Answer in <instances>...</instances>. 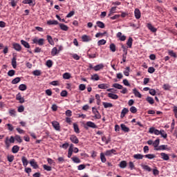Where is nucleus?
<instances>
[{
    "mask_svg": "<svg viewBox=\"0 0 177 177\" xmlns=\"http://www.w3.org/2000/svg\"><path fill=\"white\" fill-rule=\"evenodd\" d=\"M17 100H19V103H24V98L21 97V94L19 93L16 96Z\"/></svg>",
    "mask_w": 177,
    "mask_h": 177,
    "instance_id": "22",
    "label": "nucleus"
},
{
    "mask_svg": "<svg viewBox=\"0 0 177 177\" xmlns=\"http://www.w3.org/2000/svg\"><path fill=\"white\" fill-rule=\"evenodd\" d=\"M19 91H26L27 89V86L26 84H21L19 86Z\"/></svg>",
    "mask_w": 177,
    "mask_h": 177,
    "instance_id": "56",
    "label": "nucleus"
},
{
    "mask_svg": "<svg viewBox=\"0 0 177 177\" xmlns=\"http://www.w3.org/2000/svg\"><path fill=\"white\" fill-rule=\"evenodd\" d=\"M143 157H145V156H143L140 153L133 155V158H135L136 160H142Z\"/></svg>",
    "mask_w": 177,
    "mask_h": 177,
    "instance_id": "32",
    "label": "nucleus"
},
{
    "mask_svg": "<svg viewBox=\"0 0 177 177\" xmlns=\"http://www.w3.org/2000/svg\"><path fill=\"white\" fill-rule=\"evenodd\" d=\"M86 127H88L89 128L96 129L97 128V126L95 124V122L88 121L86 123Z\"/></svg>",
    "mask_w": 177,
    "mask_h": 177,
    "instance_id": "11",
    "label": "nucleus"
},
{
    "mask_svg": "<svg viewBox=\"0 0 177 177\" xmlns=\"http://www.w3.org/2000/svg\"><path fill=\"white\" fill-rule=\"evenodd\" d=\"M32 44H36L39 46H43L45 44V39H39L38 37H35L32 40Z\"/></svg>",
    "mask_w": 177,
    "mask_h": 177,
    "instance_id": "1",
    "label": "nucleus"
},
{
    "mask_svg": "<svg viewBox=\"0 0 177 177\" xmlns=\"http://www.w3.org/2000/svg\"><path fill=\"white\" fill-rule=\"evenodd\" d=\"M164 150H169V149L168 148V145H160L158 148H156V151H161Z\"/></svg>",
    "mask_w": 177,
    "mask_h": 177,
    "instance_id": "8",
    "label": "nucleus"
},
{
    "mask_svg": "<svg viewBox=\"0 0 177 177\" xmlns=\"http://www.w3.org/2000/svg\"><path fill=\"white\" fill-rule=\"evenodd\" d=\"M120 168H127V161L122 160L120 162Z\"/></svg>",
    "mask_w": 177,
    "mask_h": 177,
    "instance_id": "46",
    "label": "nucleus"
},
{
    "mask_svg": "<svg viewBox=\"0 0 177 177\" xmlns=\"http://www.w3.org/2000/svg\"><path fill=\"white\" fill-rule=\"evenodd\" d=\"M15 140H17V142H18V143H21L23 142L21 137L19 135H16L15 136Z\"/></svg>",
    "mask_w": 177,
    "mask_h": 177,
    "instance_id": "47",
    "label": "nucleus"
},
{
    "mask_svg": "<svg viewBox=\"0 0 177 177\" xmlns=\"http://www.w3.org/2000/svg\"><path fill=\"white\" fill-rule=\"evenodd\" d=\"M47 41H48V44H50V45H52L53 46V45H55V41H53L52 36L47 35Z\"/></svg>",
    "mask_w": 177,
    "mask_h": 177,
    "instance_id": "28",
    "label": "nucleus"
},
{
    "mask_svg": "<svg viewBox=\"0 0 177 177\" xmlns=\"http://www.w3.org/2000/svg\"><path fill=\"white\" fill-rule=\"evenodd\" d=\"M59 51H58V50H57V48H56V47H54L53 49H52V50H51V55H53V56H56V55H57V54H59Z\"/></svg>",
    "mask_w": 177,
    "mask_h": 177,
    "instance_id": "37",
    "label": "nucleus"
},
{
    "mask_svg": "<svg viewBox=\"0 0 177 177\" xmlns=\"http://www.w3.org/2000/svg\"><path fill=\"white\" fill-rule=\"evenodd\" d=\"M106 40L101 39L97 41V45L98 46H101V45H106Z\"/></svg>",
    "mask_w": 177,
    "mask_h": 177,
    "instance_id": "55",
    "label": "nucleus"
},
{
    "mask_svg": "<svg viewBox=\"0 0 177 177\" xmlns=\"http://www.w3.org/2000/svg\"><path fill=\"white\" fill-rule=\"evenodd\" d=\"M52 125L55 131H60V124L59 122L54 120L52 122Z\"/></svg>",
    "mask_w": 177,
    "mask_h": 177,
    "instance_id": "5",
    "label": "nucleus"
},
{
    "mask_svg": "<svg viewBox=\"0 0 177 177\" xmlns=\"http://www.w3.org/2000/svg\"><path fill=\"white\" fill-rule=\"evenodd\" d=\"M149 133H154V135H160L161 131H160L158 129L154 128V127H151L149 128Z\"/></svg>",
    "mask_w": 177,
    "mask_h": 177,
    "instance_id": "3",
    "label": "nucleus"
},
{
    "mask_svg": "<svg viewBox=\"0 0 177 177\" xmlns=\"http://www.w3.org/2000/svg\"><path fill=\"white\" fill-rule=\"evenodd\" d=\"M100 158H101L102 162H106V156H104V153H100Z\"/></svg>",
    "mask_w": 177,
    "mask_h": 177,
    "instance_id": "57",
    "label": "nucleus"
},
{
    "mask_svg": "<svg viewBox=\"0 0 177 177\" xmlns=\"http://www.w3.org/2000/svg\"><path fill=\"white\" fill-rule=\"evenodd\" d=\"M71 78V74L69 73H65L63 74V79L64 80H70Z\"/></svg>",
    "mask_w": 177,
    "mask_h": 177,
    "instance_id": "41",
    "label": "nucleus"
},
{
    "mask_svg": "<svg viewBox=\"0 0 177 177\" xmlns=\"http://www.w3.org/2000/svg\"><path fill=\"white\" fill-rule=\"evenodd\" d=\"M99 89H107L109 88V84H100L98 85Z\"/></svg>",
    "mask_w": 177,
    "mask_h": 177,
    "instance_id": "40",
    "label": "nucleus"
},
{
    "mask_svg": "<svg viewBox=\"0 0 177 177\" xmlns=\"http://www.w3.org/2000/svg\"><path fill=\"white\" fill-rule=\"evenodd\" d=\"M144 157H145V158H148L149 160H153V158H156V155L153 153H149V154L145 155Z\"/></svg>",
    "mask_w": 177,
    "mask_h": 177,
    "instance_id": "36",
    "label": "nucleus"
},
{
    "mask_svg": "<svg viewBox=\"0 0 177 177\" xmlns=\"http://www.w3.org/2000/svg\"><path fill=\"white\" fill-rule=\"evenodd\" d=\"M21 161L24 167H27V165H28V160H27V158H26V156H22Z\"/></svg>",
    "mask_w": 177,
    "mask_h": 177,
    "instance_id": "26",
    "label": "nucleus"
},
{
    "mask_svg": "<svg viewBox=\"0 0 177 177\" xmlns=\"http://www.w3.org/2000/svg\"><path fill=\"white\" fill-rule=\"evenodd\" d=\"M79 89L80 91H85V89H86V86L84 84H80Z\"/></svg>",
    "mask_w": 177,
    "mask_h": 177,
    "instance_id": "60",
    "label": "nucleus"
},
{
    "mask_svg": "<svg viewBox=\"0 0 177 177\" xmlns=\"http://www.w3.org/2000/svg\"><path fill=\"white\" fill-rule=\"evenodd\" d=\"M7 159H8V161H9V162H13V160H15V156L13 155L8 156Z\"/></svg>",
    "mask_w": 177,
    "mask_h": 177,
    "instance_id": "54",
    "label": "nucleus"
},
{
    "mask_svg": "<svg viewBox=\"0 0 177 177\" xmlns=\"http://www.w3.org/2000/svg\"><path fill=\"white\" fill-rule=\"evenodd\" d=\"M70 140L72 142V143H74L75 145H78L80 143V140H78V138L76 137L75 135H72L70 137Z\"/></svg>",
    "mask_w": 177,
    "mask_h": 177,
    "instance_id": "4",
    "label": "nucleus"
},
{
    "mask_svg": "<svg viewBox=\"0 0 177 177\" xmlns=\"http://www.w3.org/2000/svg\"><path fill=\"white\" fill-rule=\"evenodd\" d=\"M47 24L48 26H57V24H59V21L56 20H49L47 21Z\"/></svg>",
    "mask_w": 177,
    "mask_h": 177,
    "instance_id": "24",
    "label": "nucleus"
},
{
    "mask_svg": "<svg viewBox=\"0 0 177 177\" xmlns=\"http://www.w3.org/2000/svg\"><path fill=\"white\" fill-rule=\"evenodd\" d=\"M15 74H16V71L15 70H10L8 72V77H13V75H15Z\"/></svg>",
    "mask_w": 177,
    "mask_h": 177,
    "instance_id": "52",
    "label": "nucleus"
},
{
    "mask_svg": "<svg viewBox=\"0 0 177 177\" xmlns=\"http://www.w3.org/2000/svg\"><path fill=\"white\" fill-rule=\"evenodd\" d=\"M117 38H119L120 41H125L127 39V37L125 35H122L121 32H118L116 35Z\"/></svg>",
    "mask_w": 177,
    "mask_h": 177,
    "instance_id": "13",
    "label": "nucleus"
},
{
    "mask_svg": "<svg viewBox=\"0 0 177 177\" xmlns=\"http://www.w3.org/2000/svg\"><path fill=\"white\" fill-rule=\"evenodd\" d=\"M117 151H115V149H112L111 150H107L105 152V156H113V154H115Z\"/></svg>",
    "mask_w": 177,
    "mask_h": 177,
    "instance_id": "15",
    "label": "nucleus"
},
{
    "mask_svg": "<svg viewBox=\"0 0 177 177\" xmlns=\"http://www.w3.org/2000/svg\"><path fill=\"white\" fill-rule=\"evenodd\" d=\"M134 16H135L136 19H137V20H139V19L142 16V13L140 12V10H139L138 8H136L135 10H134Z\"/></svg>",
    "mask_w": 177,
    "mask_h": 177,
    "instance_id": "7",
    "label": "nucleus"
},
{
    "mask_svg": "<svg viewBox=\"0 0 177 177\" xmlns=\"http://www.w3.org/2000/svg\"><path fill=\"white\" fill-rule=\"evenodd\" d=\"M91 80L93 81H99L100 80V77H99V75L94 74L91 76Z\"/></svg>",
    "mask_w": 177,
    "mask_h": 177,
    "instance_id": "39",
    "label": "nucleus"
},
{
    "mask_svg": "<svg viewBox=\"0 0 177 177\" xmlns=\"http://www.w3.org/2000/svg\"><path fill=\"white\" fill-rule=\"evenodd\" d=\"M133 42V39H132V37H129L127 42V46H129V48H132Z\"/></svg>",
    "mask_w": 177,
    "mask_h": 177,
    "instance_id": "33",
    "label": "nucleus"
},
{
    "mask_svg": "<svg viewBox=\"0 0 177 177\" xmlns=\"http://www.w3.org/2000/svg\"><path fill=\"white\" fill-rule=\"evenodd\" d=\"M146 101L148 102L149 104H154V99H153L151 97H147L146 98Z\"/></svg>",
    "mask_w": 177,
    "mask_h": 177,
    "instance_id": "42",
    "label": "nucleus"
},
{
    "mask_svg": "<svg viewBox=\"0 0 177 177\" xmlns=\"http://www.w3.org/2000/svg\"><path fill=\"white\" fill-rule=\"evenodd\" d=\"M82 41L83 42H90V41H92V37H91V36L84 35L82 36Z\"/></svg>",
    "mask_w": 177,
    "mask_h": 177,
    "instance_id": "9",
    "label": "nucleus"
},
{
    "mask_svg": "<svg viewBox=\"0 0 177 177\" xmlns=\"http://www.w3.org/2000/svg\"><path fill=\"white\" fill-rule=\"evenodd\" d=\"M16 60H17V58H16V56H14L11 62L13 68H16V67H17V62Z\"/></svg>",
    "mask_w": 177,
    "mask_h": 177,
    "instance_id": "18",
    "label": "nucleus"
},
{
    "mask_svg": "<svg viewBox=\"0 0 177 177\" xmlns=\"http://www.w3.org/2000/svg\"><path fill=\"white\" fill-rule=\"evenodd\" d=\"M96 24L97 26V27H99L100 28H104L105 26H104V23L100 21H97L96 22Z\"/></svg>",
    "mask_w": 177,
    "mask_h": 177,
    "instance_id": "43",
    "label": "nucleus"
},
{
    "mask_svg": "<svg viewBox=\"0 0 177 177\" xmlns=\"http://www.w3.org/2000/svg\"><path fill=\"white\" fill-rule=\"evenodd\" d=\"M160 156L162 160H164L165 161H168V160H169V156H168V154L164 152L160 153Z\"/></svg>",
    "mask_w": 177,
    "mask_h": 177,
    "instance_id": "25",
    "label": "nucleus"
},
{
    "mask_svg": "<svg viewBox=\"0 0 177 177\" xmlns=\"http://www.w3.org/2000/svg\"><path fill=\"white\" fill-rule=\"evenodd\" d=\"M147 27L150 30V31H151V32H157V28H154L151 24H147Z\"/></svg>",
    "mask_w": 177,
    "mask_h": 177,
    "instance_id": "19",
    "label": "nucleus"
},
{
    "mask_svg": "<svg viewBox=\"0 0 177 177\" xmlns=\"http://www.w3.org/2000/svg\"><path fill=\"white\" fill-rule=\"evenodd\" d=\"M102 105L104 106V109H109L113 107V104L110 102H102Z\"/></svg>",
    "mask_w": 177,
    "mask_h": 177,
    "instance_id": "34",
    "label": "nucleus"
},
{
    "mask_svg": "<svg viewBox=\"0 0 177 177\" xmlns=\"http://www.w3.org/2000/svg\"><path fill=\"white\" fill-rule=\"evenodd\" d=\"M19 150H20V147L18 145H15L12 148V151L14 154H16V153H19Z\"/></svg>",
    "mask_w": 177,
    "mask_h": 177,
    "instance_id": "27",
    "label": "nucleus"
},
{
    "mask_svg": "<svg viewBox=\"0 0 177 177\" xmlns=\"http://www.w3.org/2000/svg\"><path fill=\"white\" fill-rule=\"evenodd\" d=\"M73 129L76 133H80V127H78V124H77V123H73Z\"/></svg>",
    "mask_w": 177,
    "mask_h": 177,
    "instance_id": "38",
    "label": "nucleus"
},
{
    "mask_svg": "<svg viewBox=\"0 0 177 177\" xmlns=\"http://www.w3.org/2000/svg\"><path fill=\"white\" fill-rule=\"evenodd\" d=\"M21 81V78L20 77H15L14 80H12L11 84L13 85H16V84H19Z\"/></svg>",
    "mask_w": 177,
    "mask_h": 177,
    "instance_id": "31",
    "label": "nucleus"
},
{
    "mask_svg": "<svg viewBox=\"0 0 177 177\" xmlns=\"http://www.w3.org/2000/svg\"><path fill=\"white\" fill-rule=\"evenodd\" d=\"M113 88H115L116 89H122L123 86L122 85L118 84V83H115L113 84Z\"/></svg>",
    "mask_w": 177,
    "mask_h": 177,
    "instance_id": "44",
    "label": "nucleus"
},
{
    "mask_svg": "<svg viewBox=\"0 0 177 177\" xmlns=\"http://www.w3.org/2000/svg\"><path fill=\"white\" fill-rule=\"evenodd\" d=\"M33 75H35L36 77H39L42 73L39 70H35L32 72Z\"/></svg>",
    "mask_w": 177,
    "mask_h": 177,
    "instance_id": "45",
    "label": "nucleus"
},
{
    "mask_svg": "<svg viewBox=\"0 0 177 177\" xmlns=\"http://www.w3.org/2000/svg\"><path fill=\"white\" fill-rule=\"evenodd\" d=\"M160 135L164 139H167V138L168 137V135L167 134V133H165V131L164 130L160 131Z\"/></svg>",
    "mask_w": 177,
    "mask_h": 177,
    "instance_id": "50",
    "label": "nucleus"
},
{
    "mask_svg": "<svg viewBox=\"0 0 177 177\" xmlns=\"http://www.w3.org/2000/svg\"><path fill=\"white\" fill-rule=\"evenodd\" d=\"M72 161H73V162H75V164H80L81 163V160L80 158H78V157L75 156V157H72L71 158Z\"/></svg>",
    "mask_w": 177,
    "mask_h": 177,
    "instance_id": "35",
    "label": "nucleus"
},
{
    "mask_svg": "<svg viewBox=\"0 0 177 177\" xmlns=\"http://www.w3.org/2000/svg\"><path fill=\"white\" fill-rule=\"evenodd\" d=\"M22 3H24V5H30V6L32 5V6H35V2H34L32 0H24Z\"/></svg>",
    "mask_w": 177,
    "mask_h": 177,
    "instance_id": "12",
    "label": "nucleus"
},
{
    "mask_svg": "<svg viewBox=\"0 0 177 177\" xmlns=\"http://www.w3.org/2000/svg\"><path fill=\"white\" fill-rule=\"evenodd\" d=\"M130 111L133 114H136V113H138V109H136V107H135V106H131L130 108Z\"/></svg>",
    "mask_w": 177,
    "mask_h": 177,
    "instance_id": "53",
    "label": "nucleus"
},
{
    "mask_svg": "<svg viewBox=\"0 0 177 177\" xmlns=\"http://www.w3.org/2000/svg\"><path fill=\"white\" fill-rule=\"evenodd\" d=\"M173 111L174 113V117L177 118V106H174Z\"/></svg>",
    "mask_w": 177,
    "mask_h": 177,
    "instance_id": "64",
    "label": "nucleus"
},
{
    "mask_svg": "<svg viewBox=\"0 0 177 177\" xmlns=\"http://www.w3.org/2000/svg\"><path fill=\"white\" fill-rule=\"evenodd\" d=\"M30 164L31 167L34 168V169H37L38 168V164H37V162H35V160L32 159L30 161Z\"/></svg>",
    "mask_w": 177,
    "mask_h": 177,
    "instance_id": "23",
    "label": "nucleus"
},
{
    "mask_svg": "<svg viewBox=\"0 0 177 177\" xmlns=\"http://www.w3.org/2000/svg\"><path fill=\"white\" fill-rule=\"evenodd\" d=\"M142 167L143 168V169H145V171H148V172H151V169L150 167H149V165H143L142 166Z\"/></svg>",
    "mask_w": 177,
    "mask_h": 177,
    "instance_id": "48",
    "label": "nucleus"
},
{
    "mask_svg": "<svg viewBox=\"0 0 177 177\" xmlns=\"http://www.w3.org/2000/svg\"><path fill=\"white\" fill-rule=\"evenodd\" d=\"M104 68V65H103V64H100L94 66L93 70H95V71H99L100 70H102Z\"/></svg>",
    "mask_w": 177,
    "mask_h": 177,
    "instance_id": "20",
    "label": "nucleus"
},
{
    "mask_svg": "<svg viewBox=\"0 0 177 177\" xmlns=\"http://www.w3.org/2000/svg\"><path fill=\"white\" fill-rule=\"evenodd\" d=\"M128 113H129V109H128V108H124L121 111L120 118H124Z\"/></svg>",
    "mask_w": 177,
    "mask_h": 177,
    "instance_id": "10",
    "label": "nucleus"
},
{
    "mask_svg": "<svg viewBox=\"0 0 177 177\" xmlns=\"http://www.w3.org/2000/svg\"><path fill=\"white\" fill-rule=\"evenodd\" d=\"M59 28L63 31H67L68 30V26L65 25L64 24H59Z\"/></svg>",
    "mask_w": 177,
    "mask_h": 177,
    "instance_id": "29",
    "label": "nucleus"
},
{
    "mask_svg": "<svg viewBox=\"0 0 177 177\" xmlns=\"http://www.w3.org/2000/svg\"><path fill=\"white\" fill-rule=\"evenodd\" d=\"M109 48L111 52H115V44H111Z\"/></svg>",
    "mask_w": 177,
    "mask_h": 177,
    "instance_id": "62",
    "label": "nucleus"
},
{
    "mask_svg": "<svg viewBox=\"0 0 177 177\" xmlns=\"http://www.w3.org/2000/svg\"><path fill=\"white\" fill-rule=\"evenodd\" d=\"M12 48L15 50H17V52H20L21 50V45L19 43H13Z\"/></svg>",
    "mask_w": 177,
    "mask_h": 177,
    "instance_id": "6",
    "label": "nucleus"
},
{
    "mask_svg": "<svg viewBox=\"0 0 177 177\" xmlns=\"http://www.w3.org/2000/svg\"><path fill=\"white\" fill-rule=\"evenodd\" d=\"M163 89L165 91H169L171 89V86H170V85L169 84H165L163 85Z\"/></svg>",
    "mask_w": 177,
    "mask_h": 177,
    "instance_id": "58",
    "label": "nucleus"
},
{
    "mask_svg": "<svg viewBox=\"0 0 177 177\" xmlns=\"http://www.w3.org/2000/svg\"><path fill=\"white\" fill-rule=\"evenodd\" d=\"M108 97H110V99H113V100H117V99H118V95L113 93H109Z\"/></svg>",
    "mask_w": 177,
    "mask_h": 177,
    "instance_id": "21",
    "label": "nucleus"
},
{
    "mask_svg": "<svg viewBox=\"0 0 177 177\" xmlns=\"http://www.w3.org/2000/svg\"><path fill=\"white\" fill-rule=\"evenodd\" d=\"M85 168H86V165H80L77 167L78 171H82V169H85Z\"/></svg>",
    "mask_w": 177,
    "mask_h": 177,
    "instance_id": "61",
    "label": "nucleus"
},
{
    "mask_svg": "<svg viewBox=\"0 0 177 177\" xmlns=\"http://www.w3.org/2000/svg\"><path fill=\"white\" fill-rule=\"evenodd\" d=\"M133 93L135 95L136 97H139L140 99L142 97V94L138 91L136 88L133 89Z\"/></svg>",
    "mask_w": 177,
    "mask_h": 177,
    "instance_id": "16",
    "label": "nucleus"
},
{
    "mask_svg": "<svg viewBox=\"0 0 177 177\" xmlns=\"http://www.w3.org/2000/svg\"><path fill=\"white\" fill-rule=\"evenodd\" d=\"M43 168L45 169V171H52V167L48 166L46 165H44Z\"/></svg>",
    "mask_w": 177,
    "mask_h": 177,
    "instance_id": "59",
    "label": "nucleus"
},
{
    "mask_svg": "<svg viewBox=\"0 0 177 177\" xmlns=\"http://www.w3.org/2000/svg\"><path fill=\"white\" fill-rule=\"evenodd\" d=\"M60 95L62 97H66L68 95L67 91H66V90L62 91L61 92Z\"/></svg>",
    "mask_w": 177,
    "mask_h": 177,
    "instance_id": "63",
    "label": "nucleus"
},
{
    "mask_svg": "<svg viewBox=\"0 0 177 177\" xmlns=\"http://www.w3.org/2000/svg\"><path fill=\"white\" fill-rule=\"evenodd\" d=\"M120 127L122 131H123L124 132H129V128L127 127V125L122 124H120Z\"/></svg>",
    "mask_w": 177,
    "mask_h": 177,
    "instance_id": "30",
    "label": "nucleus"
},
{
    "mask_svg": "<svg viewBox=\"0 0 177 177\" xmlns=\"http://www.w3.org/2000/svg\"><path fill=\"white\" fill-rule=\"evenodd\" d=\"M46 65L47 66V67H48V68H50V67L53 66V62H52V60L50 59H48L47 60Z\"/></svg>",
    "mask_w": 177,
    "mask_h": 177,
    "instance_id": "49",
    "label": "nucleus"
},
{
    "mask_svg": "<svg viewBox=\"0 0 177 177\" xmlns=\"http://www.w3.org/2000/svg\"><path fill=\"white\" fill-rule=\"evenodd\" d=\"M154 147V150L156 151V149H158L160 146V138H157L152 144Z\"/></svg>",
    "mask_w": 177,
    "mask_h": 177,
    "instance_id": "14",
    "label": "nucleus"
},
{
    "mask_svg": "<svg viewBox=\"0 0 177 177\" xmlns=\"http://www.w3.org/2000/svg\"><path fill=\"white\" fill-rule=\"evenodd\" d=\"M21 44L23 45V46H24V48H26V49H30L31 48L30 44L24 39L21 40Z\"/></svg>",
    "mask_w": 177,
    "mask_h": 177,
    "instance_id": "17",
    "label": "nucleus"
},
{
    "mask_svg": "<svg viewBox=\"0 0 177 177\" xmlns=\"http://www.w3.org/2000/svg\"><path fill=\"white\" fill-rule=\"evenodd\" d=\"M129 70H131V68H129V66H127L126 68V70L123 72L124 75H126V77H129Z\"/></svg>",
    "mask_w": 177,
    "mask_h": 177,
    "instance_id": "51",
    "label": "nucleus"
},
{
    "mask_svg": "<svg viewBox=\"0 0 177 177\" xmlns=\"http://www.w3.org/2000/svg\"><path fill=\"white\" fill-rule=\"evenodd\" d=\"M15 138L13 136H11L9 139V137H7L5 140V145L7 149L10 147V143H15Z\"/></svg>",
    "mask_w": 177,
    "mask_h": 177,
    "instance_id": "2",
    "label": "nucleus"
}]
</instances>
